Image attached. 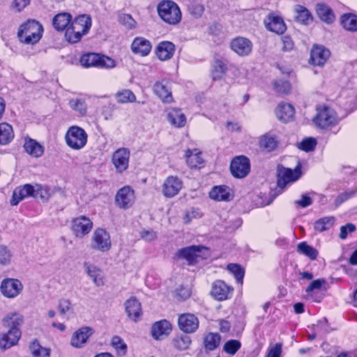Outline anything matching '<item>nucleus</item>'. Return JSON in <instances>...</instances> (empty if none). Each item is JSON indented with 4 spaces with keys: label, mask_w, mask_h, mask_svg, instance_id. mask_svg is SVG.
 Wrapping results in <instances>:
<instances>
[{
    "label": "nucleus",
    "mask_w": 357,
    "mask_h": 357,
    "mask_svg": "<svg viewBox=\"0 0 357 357\" xmlns=\"http://www.w3.org/2000/svg\"><path fill=\"white\" fill-rule=\"evenodd\" d=\"M227 270L235 276L237 282L243 283L244 271L239 265L230 264L227 266Z\"/></svg>",
    "instance_id": "obj_54"
},
{
    "label": "nucleus",
    "mask_w": 357,
    "mask_h": 357,
    "mask_svg": "<svg viewBox=\"0 0 357 357\" xmlns=\"http://www.w3.org/2000/svg\"><path fill=\"white\" fill-rule=\"evenodd\" d=\"M14 138V132L11 125L8 123H0V145L9 144Z\"/></svg>",
    "instance_id": "obj_37"
},
{
    "label": "nucleus",
    "mask_w": 357,
    "mask_h": 357,
    "mask_svg": "<svg viewBox=\"0 0 357 357\" xmlns=\"http://www.w3.org/2000/svg\"><path fill=\"white\" fill-rule=\"evenodd\" d=\"M111 345L116 351L119 355H125L127 351V345L119 336H114L112 338Z\"/></svg>",
    "instance_id": "obj_51"
},
{
    "label": "nucleus",
    "mask_w": 357,
    "mask_h": 357,
    "mask_svg": "<svg viewBox=\"0 0 357 357\" xmlns=\"http://www.w3.org/2000/svg\"><path fill=\"white\" fill-rule=\"evenodd\" d=\"M70 107L80 116H84L87 112L86 102L81 98H72L69 100Z\"/></svg>",
    "instance_id": "obj_47"
},
{
    "label": "nucleus",
    "mask_w": 357,
    "mask_h": 357,
    "mask_svg": "<svg viewBox=\"0 0 357 357\" xmlns=\"http://www.w3.org/2000/svg\"><path fill=\"white\" fill-rule=\"evenodd\" d=\"M178 325L182 331L186 333H192L197 330L199 327V320L195 314L185 313L179 315L178 318Z\"/></svg>",
    "instance_id": "obj_15"
},
{
    "label": "nucleus",
    "mask_w": 357,
    "mask_h": 357,
    "mask_svg": "<svg viewBox=\"0 0 357 357\" xmlns=\"http://www.w3.org/2000/svg\"><path fill=\"white\" fill-rule=\"evenodd\" d=\"M282 344L277 343L269 347L266 357H281Z\"/></svg>",
    "instance_id": "obj_59"
},
{
    "label": "nucleus",
    "mask_w": 357,
    "mask_h": 357,
    "mask_svg": "<svg viewBox=\"0 0 357 357\" xmlns=\"http://www.w3.org/2000/svg\"><path fill=\"white\" fill-rule=\"evenodd\" d=\"M24 148L28 154L34 158L41 157L44 153L43 146L32 139H25Z\"/></svg>",
    "instance_id": "obj_33"
},
{
    "label": "nucleus",
    "mask_w": 357,
    "mask_h": 357,
    "mask_svg": "<svg viewBox=\"0 0 357 357\" xmlns=\"http://www.w3.org/2000/svg\"><path fill=\"white\" fill-rule=\"evenodd\" d=\"M330 52L323 46H314L311 51L310 61L314 66H322L329 58Z\"/></svg>",
    "instance_id": "obj_25"
},
{
    "label": "nucleus",
    "mask_w": 357,
    "mask_h": 357,
    "mask_svg": "<svg viewBox=\"0 0 357 357\" xmlns=\"http://www.w3.org/2000/svg\"><path fill=\"white\" fill-rule=\"evenodd\" d=\"M93 226V222L89 218L81 215L72 220L71 229L77 238H82L91 232Z\"/></svg>",
    "instance_id": "obj_10"
},
{
    "label": "nucleus",
    "mask_w": 357,
    "mask_h": 357,
    "mask_svg": "<svg viewBox=\"0 0 357 357\" xmlns=\"http://www.w3.org/2000/svg\"><path fill=\"white\" fill-rule=\"evenodd\" d=\"M340 119L335 110L330 107L320 106L317 109V114L313 122L321 129H329L337 126Z\"/></svg>",
    "instance_id": "obj_3"
},
{
    "label": "nucleus",
    "mask_w": 357,
    "mask_h": 357,
    "mask_svg": "<svg viewBox=\"0 0 357 357\" xmlns=\"http://www.w3.org/2000/svg\"><path fill=\"white\" fill-rule=\"evenodd\" d=\"M20 329L10 328L7 333L0 334V349L6 351L17 344L21 338Z\"/></svg>",
    "instance_id": "obj_13"
},
{
    "label": "nucleus",
    "mask_w": 357,
    "mask_h": 357,
    "mask_svg": "<svg viewBox=\"0 0 357 357\" xmlns=\"http://www.w3.org/2000/svg\"><path fill=\"white\" fill-rule=\"evenodd\" d=\"M278 144V142L275 137L270 134L263 135L259 140L260 147L266 151L274 150Z\"/></svg>",
    "instance_id": "obj_45"
},
{
    "label": "nucleus",
    "mask_w": 357,
    "mask_h": 357,
    "mask_svg": "<svg viewBox=\"0 0 357 357\" xmlns=\"http://www.w3.org/2000/svg\"><path fill=\"white\" fill-rule=\"evenodd\" d=\"M29 351L33 357H50V349L44 347L36 340L30 342Z\"/></svg>",
    "instance_id": "obj_38"
},
{
    "label": "nucleus",
    "mask_w": 357,
    "mask_h": 357,
    "mask_svg": "<svg viewBox=\"0 0 357 357\" xmlns=\"http://www.w3.org/2000/svg\"><path fill=\"white\" fill-rule=\"evenodd\" d=\"M152 49L151 42L143 37L135 38L131 45L132 52L141 56H146L149 54Z\"/></svg>",
    "instance_id": "obj_21"
},
{
    "label": "nucleus",
    "mask_w": 357,
    "mask_h": 357,
    "mask_svg": "<svg viewBox=\"0 0 357 357\" xmlns=\"http://www.w3.org/2000/svg\"><path fill=\"white\" fill-rule=\"evenodd\" d=\"M301 165L298 162L294 169L282 168L278 172V185L284 188L288 183L297 181L301 176Z\"/></svg>",
    "instance_id": "obj_11"
},
{
    "label": "nucleus",
    "mask_w": 357,
    "mask_h": 357,
    "mask_svg": "<svg viewBox=\"0 0 357 357\" xmlns=\"http://www.w3.org/2000/svg\"><path fill=\"white\" fill-rule=\"evenodd\" d=\"M273 87L276 92L282 94H287L291 90V86L287 81L277 79L273 83Z\"/></svg>",
    "instance_id": "obj_52"
},
{
    "label": "nucleus",
    "mask_w": 357,
    "mask_h": 357,
    "mask_svg": "<svg viewBox=\"0 0 357 357\" xmlns=\"http://www.w3.org/2000/svg\"><path fill=\"white\" fill-rule=\"evenodd\" d=\"M112 245L111 236L108 231L102 227H98L93 231L90 243L93 250L107 252L111 250Z\"/></svg>",
    "instance_id": "obj_6"
},
{
    "label": "nucleus",
    "mask_w": 357,
    "mask_h": 357,
    "mask_svg": "<svg viewBox=\"0 0 357 357\" xmlns=\"http://www.w3.org/2000/svg\"><path fill=\"white\" fill-rule=\"evenodd\" d=\"M266 28L271 31L278 34L283 33L286 30V26L283 20L277 15L271 14L265 20Z\"/></svg>",
    "instance_id": "obj_30"
},
{
    "label": "nucleus",
    "mask_w": 357,
    "mask_h": 357,
    "mask_svg": "<svg viewBox=\"0 0 357 357\" xmlns=\"http://www.w3.org/2000/svg\"><path fill=\"white\" fill-rule=\"evenodd\" d=\"M174 347L178 350L188 349L191 344V338L188 335H181L173 340Z\"/></svg>",
    "instance_id": "obj_49"
},
{
    "label": "nucleus",
    "mask_w": 357,
    "mask_h": 357,
    "mask_svg": "<svg viewBox=\"0 0 357 357\" xmlns=\"http://www.w3.org/2000/svg\"><path fill=\"white\" fill-rule=\"evenodd\" d=\"M34 191L33 197L36 199H40L43 201H47L52 195V191L47 185H36L33 186Z\"/></svg>",
    "instance_id": "obj_42"
},
{
    "label": "nucleus",
    "mask_w": 357,
    "mask_h": 357,
    "mask_svg": "<svg viewBox=\"0 0 357 357\" xmlns=\"http://www.w3.org/2000/svg\"><path fill=\"white\" fill-rule=\"evenodd\" d=\"M87 141L88 135L86 132L77 126H70L65 135V142L73 150L77 151L83 149Z\"/></svg>",
    "instance_id": "obj_5"
},
{
    "label": "nucleus",
    "mask_w": 357,
    "mask_h": 357,
    "mask_svg": "<svg viewBox=\"0 0 357 357\" xmlns=\"http://www.w3.org/2000/svg\"><path fill=\"white\" fill-rule=\"evenodd\" d=\"M92 25V20L89 15L84 14L77 16L72 22L70 26L73 28L74 31L81 33L84 36L90 30Z\"/></svg>",
    "instance_id": "obj_24"
},
{
    "label": "nucleus",
    "mask_w": 357,
    "mask_h": 357,
    "mask_svg": "<svg viewBox=\"0 0 357 357\" xmlns=\"http://www.w3.org/2000/svg\"><path fill=\"white\" fill-rule=\"evenodd\" d=\"M172 331V325L166 319L156 321L151 328V334L155 340H160L167 337Z\"/></svg>",
    "instance_id": "obj_19"
},
{
    "label": "nucleus",
    "mask_w": 357,
    "mask_h": 357,
    "mask_svg": "<svg viewBox=\"0 0 357 357\" xmlns=\"http://www.w3.org/2000/svg\"><path fill=\"white\" fill-rule=\"evenodd\" d=\"M282 50L284 51H290L294 48V44L292 39L288 36H284L282 38Z\"/></svg>",
    "instance_id": "obj_64"
},
{
    "label": "nucleus",
    "mask_w": 357,
    "mask_h": 357,
    "mask_svg": "<svg viewBox=\"0 0 357 357\" xmlns=\"http://www.w3.org/2000/svg\"><path fill=\"white\" fill-rule=\"evenodd\" d=\"M34 191V188L30 184H26L23 186L18 187L15 189L13 194V197L10 201L12 205H17L20 202L26 197L32 196Z\"/></svg>",
    "instance_id": "obj_31"
},
{
    "label": "nucleus",
    "mask_w": 357,
    "mask_h": 357,
    "mask_svg": "<svg viewBox=\"0 0 357 357\" xmlns=\"http://www.w3.org/2000/svg\"><path fill=\"white\" fill-rule=\"evenodd\" d=\"M356 193V190H351L346 191L341 195H340L335 199V203L337 206L340 205L344 202L347 201L349 198L352 197Z\"/></svg>",
    "instance_id": "obj_61"
},
{
    "label": "nucleus",
    "mask_w": 357,
    "mask_h": 357,
    "mask_svg": "<svg viewBox=\"0 0 357 357\" xmlns=\"http://www.w3.org/2000/svg\"><path fill=\"white\" fill-rule=\"evenodd\" d=\"M230 46L234 52L241 56L249 55L252 50V42L244 37H237L233 39Z\"/></svg>",
    "instance_id": "obj_16"
},
{
    "label": "nucleus",
    "mask_w": 357,
    "mask_h": 357,
    "mask_svg": "<svg viewBox=\"0 0 357 357\" xmlns=\"http://www.w3.org/2000/svg\"><path fill=\"white\" fill-rule=\"evenodd\" d=\"M157 11L160 17L169 24H177L181 20V10L173 1H162L157 6Z\"/></svg>",
    "instance_id": "obj_2"
},
{
    "label": "nucleus",
    "mask_w": 357,
    "mask_h": 357,
    "mask_svg": "<svg viewBox=\"0 0 357 357\" xmlns=\"http://www.w3.org/2000/svg\"><path fill=\"white\" fill-rule=\"evenodd\" d=\"M81 66L84 68H98L112 69L116 67V61L105 55L98 53L84 54L79 59Z\"/></svg>",
    "instance_id": "obj_4"
},
{
    "label": "nucleus",
    "mask_w": 357,
    "mask_h": 357,
    "mask_svg": "<svg viewBox=\"0 0 357 357\" xmlns=\"http://www.w3.org/2000/svg\"><path fill=\"white\" fill-rule=\"evenodd\" d=\"M115 98L119 103L134 102L136 100V96L130 89H122L119 91Z\"/></svg>",
    "instance_id": "obj_46"
},
{
    "label": "nucleus",
    "mask_w": 357,
    "mask_h": 357,
    "mask_svg": "<svg viewBox=\"0 0 357 357\" xmlns=\"http://www.w3.org/2000/svg\"><path fill=\"white\" fill-rule=\"evenodd\" d=\"M356 230V226L352 223H347L344 226L340 227V238L341 239H345L347 237L349 233H352Z\"/></svg>",
    "instance_id": "obj_60"
},
{
    "label": "nucleus",
    "mask_w": 357,
    "mask_h": 357,
    "mask_svg": "<svg viewBox=\"0 0 357 357\" xmlns=\"http://www.w3.org/2000/svg\"><path fill=\"white\" fill-rule=\"evenodd\" d=\"M275 114L279 120L286 123L293 119L295 109L292 105L287 102H281L278 105L275 109Z\"/></svg>",
    "instance_id": "obj_29"
},
{
    "label": "nucleus",
    "mask_w": 357,
    "mask_h": 357,
    "mask_svg": "<svg viewBox=\"0 0 357 357\" xmlns=\"http://www.w3.org/2000/svg\"><path fill=\"white\" fill-rule=\"evenodd\" d=\"M297 251L300 254L307 257L311 260L316 259L318 255V251L306 242L300 243L297 245Z\"/></svg>",
    "instance_id": "obj_43"
},
{
    "label": "nucleus",
    "mask_w": 357,
    "mask_h": 357,
    "mask_svg": "<svg viewBox=\"0 0 357 357\" xmlns=\"http://www.w3.org/2000/svg\"><path fill=\"white\" fill-rule=\"evenodd\" d=\"M168 122L175 128H183L186 124V116L181 109L170 108L166 111Z\"/></svg>",
    "instance_id": "obj_23"
},
{
    "label": "nucleus",
    "mask_w": 357,
    "mask_h": 357,
    "mask_svg": "<svg viewBox=\"0 0 357 357\" xmlns=\"http://www.w3.org/2000/svg\"><path fill=\"white\" fill-rule=\"evenodd\" d=\"M326 284V280L324 279H318L313 280L309 286L307 287L306 292V298H309L311 297V294L314 290H319L321 289L322 286Z\"/></svg>",
    "instance_id": "obj_55"
},
{
    "label": "nucleus",
    "mask_w": 357,
    "mask_h": 357,
    "mask_svg": "<svg viewBox=\"0 0 357 357\" xmlns=\"http://www.w3.org/2000/svg\"><path fill=\"white\" fill-rule=\"evenodd\" d=\"M183 188V181L177 176H169L164 181L162 188V195L166 197H174Z\"/></svg>",
    "instance_id": "obj_12"
},
{
    "label": "nucleus",
    "mask_w": 357,
    "mask_h": 357,
    "mask_svg": "<svg viewBox=\"0 0 357 357\" xmlns=\"http://www.w3.org/2000/svg\"><path fill=\"white\" fill-rule=\"evenodd\" d=\"M233 289L224 281L216 280L212 285L211 294L215 300L222 301L228 299Z\"/></svg>",
    "instance_id": "obj_18"
},
{
    "label": "nucleus",
    "mask_w": 357,
    "mask_h": 357,
    "mask_svg": "<svg viewBox=\"0 0 357 357\" xmlns=\"http://www.w3.org/2000/svg\"><path fill=\"white\" fill-rule=\"evenodd\" d=\"M185 156L186 163L190 168L199 167L204 162L201 152L198 149L187 150Z\"/></svg>",
    "instance_id": "obj_34"
},
{
    "label": "nucleus",
    "mask_w": 357,
    "mask_h": 357,
    "mask_svg": "<svg viewBox=\"0 0 357 357\" xmlns=\"http://www.w3.org/2000/svg\"><path fill=\"white\" fill-rule=\"evenodd\" d=\"M211 199L218 202H229L233 198L232 190L227 185H217L209 192Z\"/></svg>",
    "instance_id": "obj_22"
},
{
    "label": "nucleus",
    "mask_w": 357,
    "mask_h": 357,
    "mask_svg": "<svg viewBox=\"0 0 357 357\" xmlns=\"http://www.w3.org/2000/svg\"><path fill=\"white\" fill-rule=\"evenodd\" d=\"M202 250H206L203 246L192 245L179 250L177 252L178 257L186 259L190 264H192L196 258L200 257Z\"/></svg>",
    "instance_id": "obj_26"
},
{
    "label": "nucleus",
    "mask_w": 357,
    "mask_h": 357,
    "mask_svg": "<svg viewBox=\"0 0 357 357\" xmlns=\"http://www.w3.org/2000/svg\"><path fill=\"white\" fill-rule=\"evenodd\" d=\"M72 310V304L68 299H61L59 303V310L63 314Z\"/></svg>",
    "instance_id": "obj_62"
},
{
    "label": "nucleus",
    "mask_w": 357,
    "mask_h": 357,
    "mask_svg": "<svg viewBox=\"0 0 357 357\" xmlns=\"http://www.w3.org/2000/svg\"><path fill=\"white\" fill-rule=\"evenodd\" d=\"M335 222L333 217H324L315 222L314 229L317 231L322 232L332 227Z\"/></svg>",
    "instance_id": "obj_48"
},
{
    "label": "nucleus",
    "mask_w": 357,
    "mask_h": 357,
    "mask_svg": "<svg viewBox=\"0 0 357 357\" xmlns=\"http://www.w3.org/2000/svg\"><path fill=\"white\" fill-rule=\"evenodd\" d=\"M11 253L10 250L3 245H0V265H7L11 259Z\"/></svg>",
    "instance_id": "obj_58"
},
{
    "label": "nucleus",
    "mask_w": 357,
    "mask_h": 357,
    "mask_svg": "<svg viewBox=\"0 0 357 357\" xmlns=\"http://www.w3.org/2000/svg\"><path fill=\"white\" fill-rule=\"evenodd\" d=\"M23 290L22 283L17 279L6 278L0 285L2 295L8 298H14L21 294Z\"/></svg>",
    "instance_id": "obj_9"
},
{
    "label": "nucleus",
    "mask_w": 357,
    "mask_h": 357,
    "mask_svg": "<svg viewBox=\"0 0 357 357\" xmlns=\"http://www.w3.org/2000/svg\"><path fill=\"white\" fill-rule=\"evenodd\" d=\"M42 25L35 20H28L22 24L18 30L17 36L21 43L33 45L42 37Z\"/></svg>",
    "instance_id": "obj_1"
},
{
    "label": "nucleus",
    "mask_w": 357,
    "mask_h": 357,
    "mask_svg": "<svg viewBox=\"0 0 357 357\" xmlns=\"http://www.w3.org/2000/svg\"><path fill=\"white\" fill-rule=\"evenodd\" d=\"M317 145V140L314 138L309 137L303 139L298 145V148L306 152L313 151Z\"/></svg>",
    "instance_id": "obj_57"
},
{
    "label": "nucleus",
    "mask_w": 357,
    "mask_h": 357,
    "mask_svg": "<svg viewBox=\"0 0 357 357\" xmlns=\"http://www.w3.org/2000/svg\"><path fill=\"white\" fill-rule=\"evenodd\" d=\"M241 344L238 340H230L225 342L223 351L229 355H234L241 348Z\"/></svg>",
    "instance_id": "obj_53"
},
{
    "label": "nucleus",
    "mask_w": 357,
    "mask_h": 357,
    "mask_svg": "<svg viewBox=\"0 0 357 357\" xmlns=\"http://www.w3.org/2000/svg\"><path fill=\"white\" fill-rule=\"evenodd\" d=\"M341 23L342 26L348 31H357V16L354 14H345L342 16Z\"/></svg>",
    "instance_id": "obj_44"
},
{
    "label": "nucleus",
    "mask_w": 357,
    "mask_h": 357,
    "mask_svg": "<svg viewBox=\"0 0 357 357\" xmlns=\"http://www.w3.org/2000/svg\"><path fill=\"white\" fill-rule=\"evenodd\" d=\"M230 169L234 177L239 178L245 177L250 171L249 158L245 155L236 156L231 162Z\"/></svg>",
    "instance_id": "obj_8"
},
{
    "label": "nucleus",
    "mask_w": 357,
    "mask_h": 357,
    "mask_svg": "<svg viewBox=\"0 0 357 357\" xmlns=\"http://www.w3.org/2000/svg\"><path fill=\"white\" fill-rule=\"evenodd\" d=\"M71 21V15L67 13L56 15L52 21L53 26L58 31L64 30Z\"/></svg>",
    "instance_id": "obj_40"
},
{
    "label": "nucleus",
    "mask_w": 357,
    "mask_h": 357,
    "mask_svg": "<svg viewBox=\"0 0 357 357\" xmlns=\"http://www.w3.org/2000/svg\"><path fill=\"white\" fill-rule=\"evenodd\" d=\"M84 35L81 33L74 31L72 26L68 27L65 33L66 39L71 43H75L79 42Z\"/></svg>",
    "instance_id": "obj_56"
},
{
    "label": "nucleus",
    "mask_w": 357,
    "mask_h": 357,
    "mask_svg": "<svg viewBox=\"0 0 357 357\" xmlns=\"http://www.w3.org/2000/svg\"><path fill=\"white\" fill-rule=\"evenodd\" d=\"M294 11L296 13V17L298 22L307 24L310 22L312 21L311 13L304 6L296 5L294 8Z\"/></svg>",
    "instance_id": "obj_41"
},
{
    "label": "nucleus",
    "mask_w": 357,
    "mask_h": 357,
    "mask_svg": "<svg viewBox=\"0 0 357 357\" xmlns=\"http://www.w3.org/2000/svg\"><path fill=\"white\" fill-rule=\"evenodd\" d=\"M4 326L10 328L20 329L24 322V317L17 312L8 313L2 320Z\"/></svg>",
    "instance_id": "obj_35"
},
{
    "label": "nucleus",
    "mask_w": 357,
    "mask_h": 357,
    "mask_svg": "<svg viewBox=\"0 0 357 357\" xmlns=\"http://www.w3.org/2000/svg\"><path fill=\"white\" fill-rule=\"evenodd\" d=\"M120 20L123 24H124L126 26H127L130 29L135 27V21L131 17L130 15H128V14L122 15L120 17Z\"/></svg>",
    "instance_id": "obj_63"
},
{
    "label": "nucleus",
    "mask_w": 357,
    "mask_h": 357,
    "mask_svg": "<svg viewBox=\"0 0 357 357\" xmlns=\"http://www.w3.org/2000/svg\"><path fill=\"white\" fill-rule=\"evenodd\" d=\"M125 309L128 317L137 322L142 315L141 303L136 298L132 297L125 302Z\"/></svg>",
    "instance_id": "obj_20"
},
{
    "label": "nucleus",
    "mask_w": 357,
    "mask_h": 357,
    "mask_svg": "<svg viewBox=\"0 0 357 357\" xmlns=\"http://www.w3.org/2000/svg\"><path fill=\"white\" fill-rule=\"evenodd\" d=\"M135 202V191L128 185L123 186L116 194L115 204L120 208L128 209L134 204Z\"/></svg>",
    "instance_id": "obj_7"
},
{
    "label": "nucleus",
    "mask_w": 357,
    "mask_h": 357,
    "mask_svg": "<svg viewBox=\"0 0 357 357\" xmlns=\"http://www.w3.org/2000/svg\"><path fill=\"white\" fill-rule=\"evenodd\" d=\"M154 93L166 102L172 100V91H170L169 83L167 81L156 82L153 86Z\"/></svg>",
    "instance_id": "obj_32"
},
{
    "label": "nucleus",
    "mask_w": 357,
    "mask_h": 357,
    "mask_svg": "<svg viewBox=\"0 0 357 357\" xmlns=\"http://www.w3.org/2000/svg\"><path fill=\"white\" fill-rule=\"evenodd\" d=\"M227 66L225 63L220 61L216 60L213 65L212 77L213 79H220L226 73Z\"/></svg>",
    "instance_id": "obj_50"
},
{
    "label": "nucleus",
    "mask_w": 357,
    "mask_h": 357,
    "mask_svg": "<svg viewBox=\"0 0 357 357\" xmlns=\"http://www.w3.org/2000/svg\"><path fill=\"white\" fill-rule=\"evenodd\" d=\"M221 341V336L217 333H208L204 337V347L208 351L217 349Z\"/></svg>",
    "instance_id": "obj_36"
},
{
    "label": "nucleus",
    "mask_w": 357,
    "mask_h": 357,
    "mask_svg": "<svg viewBox=\"0 0 357 357\" xmlns=\"http://www.w3.org/2000/svg\"><path fill=\"white\" fill-rule=\"evenodd\" d=\"M316 10L319 17L326 23H331L335 19L332 10L324 3L317 4Z\"/></svg>",
    "instance_id": "obj_39"
},
{
    "label": "nucleus",
    "mask_w": 357,
    "mask_h": 357,
    "mask_svg": "<svg viewBox=\"0 0 357 357\" xmlns=\"http://www.w3.org/2000/svg\"><path fill=\"white\" fill-rule=\"evenodd\" d=\"M175 52V45L169 41L160 43L155 50V54L160 61L169 60Z\"/></svg>",
    "instance_id": "obj_28"
},
{
    "label": "nucleus",
    "mask_w": 357,
    "mask_h": 357,
    "mask_svg": "<svg viewBox=\"0 0 357 357\" xmlns=\"http://www.w3.org/2000/svg\"><path fill=\"white\" fill-rule=\"evenodd\" d=\"M93 333L94 330L89 326H83L79 328L73 333L71 337V345L75 348H82Z\"/></svg>",
    "instance_id": "obj_17"
},
{
    "label": "nucleus",
    "mask_w": 357,
    "mask_h": 357,
    "mask_svg": "<svg viewBox=\"0 0 357 357\" xmlns=\"http://www.w3.org/2000/svg\"><path fill=\"white\" fill-rule=\"evenodd\" d=\"M130 151L126 148L117 149L112 155V161L116 171L122 173L128 167Z\"/></svg>",
    "instance_id": "obj_14"
},
{
    "label": "nucleus",
    "mask_w": 357,
    "mask_h": 357,
    "mask_svg": "<svg viewBox=\"0 0 357 357\" xmlns=\"http://www.w3.org/2000/svg\"><path fill=\"white\" fill-rule=\"evenodd\" d=\"M84 266L88 276L93 280L96 286L101 287L104 285V274L100 268L87 262L84 264Z\"/></svg>",
    "instance_id": "obj_27"
}]
</instances>
